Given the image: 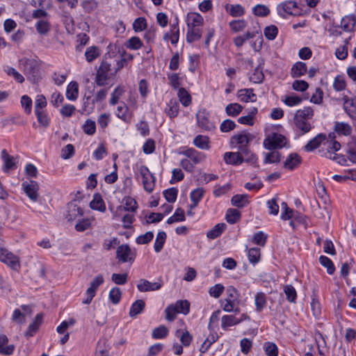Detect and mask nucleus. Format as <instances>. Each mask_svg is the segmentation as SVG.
<instances>
[{"instance_id":"nucleus-1","label":"nucleus","mask_w":356,"mask_h":356,"mask_svg":"<svg viewBox=\"0 0 356 356\" xmlns=\"http://www.w3.org/2000/svg\"><path fill=\"white\" fill-rule=\"evenodd\" d=\"M19 65L28 80L33 83L40 80V67L36 60L23 58L19 60Z\"/></svg>"},{"instance_id":"nucleus-2","label":"nucleus","mask_w":356,"mask_h":356,"mask_svg":"<svg viewBox=\"0 0 356 356\" xmlns=\"http://www.w3.org/2000/svg\"><path fill=\"white\" fill-rule=\"evenodd\" d=\"M254 136L246 131L234 135L230 140L232 146L237 147L242 154H249V143L253 140Z\"/></svg>"},{"instance_id":"nucleus-3","label":"nucleus","mask_w":356,"mask_h":356,"mask_svg":"<svg viewBox=\"0 0 356 356\" xmlns=\"http://www.w3.org/2000/svg\"><path fill=\"white\" fill-rule=\"evenodd\" d=\"M226 293L227 297L225 300V303L223 305L224 312H238L239 300L237 290L234 286H230L227 289Z\"/></svg>"},{"instance_id":"nucleus-4","label":"nucleus","mask_w":356,"mask_h":356,"mask_svg":"<svg viewBox=\"0 0 356 356\" xmlns=\"http://www.w3.org/2000/svg\"><path fill=\"white\" fill-rule=\"evenodd\" d=\"M197 126L206 131H213L216 129L213 122L209 120V113L205 109H200L196 114Z\"/></svg>"},{"instance_id":"nucleus-5","label":"nucleus","mask_w":356,"mask_h":356,"mask_svg":"<svg viewBox=\"0 0 356 356\" xmlns=\"http://www.w3.org/2000/svg\"><path fill=\"white\" fill-rule=\"evenodd\" d=\"M139 172L142 177L144 189L148 193L152 192L155 186L154 176L150 172L147 167L145 165L140 166Z\"/></svg>"},{"instance_id":"nucleus-6","label":"nucleus","mask_w":356,"mask_h":356,"mask_svg":"<svg viewBox=\"0 0 356 356\" xmlns=\"http://www.w3.org/2000/svg\"><path fill=\"white\" fill-rule=\"evenodd\" d=\"M116 258L122 263H132L136 258V252L131 250L129 245L122 244L117 248Z\"/></svg>"},{"instance_id":"nucleus-7","label":"nucleus","mask_w":356,"mask_h":356,"mask_svg":"<svg viewBox=\"0 0 356 356\" xmlns=\"http://www.w3.org/2000/svg\"><path fill=\"white\" fill-rule=\"evenodd\" d=\"M286 141V139L283 135L275 133L264 140V145L266 149L273 150L283 147Z\"/></svg>"},{"instance_id":"nucleus-8","label":"nucleus","mask_w":356,"mask_h":356,"mask_svg":"<svg viewBox=\"0 0 356 356\" xmlns=\"http://www.w3.org/2000/svg\"><path fill=\"white\" fill-rule=\"evenodd\" d=\"M0 261L14 270H17L20 266L18 257L2 247H0Z\"/></svg>"},{"instance_id":"nucleus-9","label":"nucleus","mask_w":356,"mask_h":356,"mask_svg":"<svg viewBox=\"0 0 356 356\" xmlns=\"http://www.w3.org/2000/svg\"><path fill=\"white\" fill-rule=\"evenodd\" d=\"M22 186L24 191L31 200L36 201L38 200L39 186L36 181L32 180L29 182L24 181Z\"/></svg>"},{"instance_id":"nucleus-10","label":"nucleus","mask_w":356,"mask_h":356,"mask_svg":"<svg viewBox=\"0 0 356 356\" xmlns=\"http://www.w3.org/2000/svg\"><path fill=\"white\" fill-rule=\"evenodd\" d=\"M42 313L38 314L33 321L29 325L26 331L24 332V337L27 339L33 337L39 330V328L42 323Z\"/></svg>"},{"instance_id":"nucleus-11","label":"nucleus","mask_w":356,"mask_h":356,"mask_svg":"<svg viewBox=\"0 0 356 356\" xmlns=\"http://www.w3.org/2000/svg\"><path fill=\"white\" fill-rule=\"evenodd\" d=\"M161 284L159 282H151L147 280L141 279L137 284V289L140 292L153 291L160 289Z\"/></svg>"},{"instance_id":"nucleus-12","label":"nucleus","mask_w":356,"mask_h":356,"mask_svg":"<svg viewBox=\"0 0 356 356\" xmlns=\"http://www.w3.org/2000/svg\"><path fill=\"white\" fill-rule=\"evenodd\" d=\"M190 302L187 300H179L169 305L164 312H189Z\"/></svg>"},{"instance_id":"nucleus-13","label":"nucleus","mask_w":356,"mask_h":356,"mask_svg":"<svg viewBox=\"0 0 356 356\" xmlns=\"http://www.w3.org/2000/svg\"><path fill=\"white\" fill-rule=\"evenodd\" d=\"M224 160L226 163L234 165H238L244 162L241 151L237 152H226L224 154Z\"/></svg>"},{"instance_id":"nucleus-14","label":"nucleus","mask_w":356,"mask_h":356,"mask_svg":"<svg viewBox=\"0 0 356 356\" xmlns=\"http://www.w3.org/2000/svg\"><path fill=\"white\" fill-rule=\"evenodd\" d=\"M104 282V279L102 275L99 274L97 275L90 282V286L86 291L87 296L90 297V300L95 296V293L98 287L102 284Z\"/></svg>"},{"instance_id":"nucleus-15","label":"nucleus","mask_w":356,"mask_h":356,"mask_svg":"<svg viewBox=\"0 0 356 356\" xmlns=\"http://www.w3.org/2000/svg\"><path fill=\"white\" fill-rule=\"evenodd\" d=\"M226 12L233 17H240L245 15V9L241 4H226L225 6Z\"/></svg>"},{"instance_id":"nucleus-16","label":"nucleus","mask_w":356,"mask_h":356,"mask_svg":"<svg viewBox=\"0 0 356 356\" xmlns=\"http://www.w3.org/2000/svg\"><path fill=\"white\" fill-rule=\"evenodd\" d=\"M183 154L189 158L194 165L201 163L205 158L203 153L197 152L193 148L187 149L183 152Z\"/></svg>"},{"instance_id":"nucleus-17","label":"nucleus","mask_w":356,"mask_h":356,"mask_svg":"<svg viewBox=\"0 0 356 356\" xmlns=\"http://www.w3.org/2000/svg\"><path fill=\"white\" fill-rule=\"evenodd\" d=\"M1 159L3 161V170L4 172H8L16 168L15 158L9 155L6 149L1 151Z\"/></svg>"},{"instance_id":"nucleus-18","label":"nucleus","mask_w":356,"mask_h":356,"mask_svg":"<svg viewBox=\"0 0 356 356\" xmlns=\"http://www.w3.org/2000/svg\"><path fill=\"white\" fill-rule=\"evenodd\" d=\"M301 157L296 153L290 154L284 163V167L290 170L296 168L300 163Z\"/></svg>"},{"instance_id":"nucleus-19","label":"nucleus","mask_w":356,"mask_h":356,"mask_svg":"<svg viewBox=\"0 0 356 356\" xmlns=\"http://www.w3.org/2000/svg\"><path fill=\"white\" fill-rule=\"evenodd\" d=\"M294 129L300 132L301 135L308 133L312 129L311 124L305 120L294 117Z\"/></svg>"},{"instance_id":"nucleus-20","label":"nucleus","mask_w":356,"mask_h":356,"mask_svg":"<svg viewBox=\"0 0 356 356\" xmlns=\"http://www.w3.org/2000/svg\"><path fill=\"white\" fill-rule=\"evenodd\" d=\"M326 140V136L324 134H319L311 139L305 146V150L312 152L319 147L322 142Z\"/></svg>"},{"instance_id":"nucleus-21","label":"nucleus","mask_w":356,"mask_h":356,"mask_svg":"<svg viewBox=\"0 0 356 356\" xmlns=\"http://www.w3.org/2000/svg\"><path fill=\"white\" fill-rule=\"evenodd\" d=\"M83 214V209L74 203L68 204L67 218L69 221L74 220Z\"/></svg>"},{"instance_id":"nucleus-22","label":"nucleus","mask_w":356,"mask_h":356,"mask_svg":"<svg viewBox=\"0 0 356 356\" xmlns=\"http://www.w3.org/2000/svg\"><path fill=\"white\" fill-rule=\"evenodd\" d=\"M307 72V66L303 62L296 63L291 69V75L293 78H298L303 76Z\"/></svg>"},{"instance_id":"nucleus-23","label":"nucleus","mask_w":356,"mask_h":356,"mask_svg":"<svg viewBox=\"0 0 356 356\" xmlns=\"http://www.w3.org/2000/svg\"><path fill=\"white\" fill-rule=\"evenodd\" d=\"M203 24V17L201 15L196 13H191L187 15L188 27H199Z\"/></svg>"},{"instance_id":"nucleus-24","label":"nucleus","mask_w":356,"mask_h":356,"mask_svg":"<svg viewBox=\"0 0 356 356\" xmlns=\"http://www.w3.org/2000/svg\"><path fill=\"white\" fill-rule=\"evenodd\" d=\"M238 98L241 102H254L256 100V95L253 92V89H241L238 91Z\"/></svg>"},{"instance_id":"nucleus-25","label":"nucleus","mask_w":356,"mask_h":356,"mask_svg":"<svg viewBox=\"0 0 356 356\" xmlns=\"http://www.w3.org/2000/svg\"><path fill=\"white\" fill-rule=\"evenodd\" d=\"M90 207L92 209L97 210L101 212H104L106 211L105 203L99 193L94 195L93 199L90 203Z\"/></svg>"},{"instance_id":"nucleus-26","label":"nucleus","mask_w":356,"mask_h":356,"mask_svg":"<svg viewBox=\"0 0 356 356\" xmlns=\"http://www.w3.org/2000/svg\"><path fill=\"white\" fill-rule=\"evenodd\" d=\"M226 227L227 225L225 223H218L211 230L207 232V236L210 239H215L222 234Z\"/></svg>"},{"instance_id":"nucleus-27","label":"nucleus","mask_w":356,"mask_h":356,"mask_svg":"<svg viewBox=\"0 0 356 356\" xmlns=\"http://www.w3.org/2000/svg\"><path fill=\"white\" fill-rule=\"evenodd\" d=\"M356 24V18L353 15H347L341 19V27L345 31H351Z\"/></svg>"},{"instance_id":"nucleus-28","label":"nucleus","mask_w":356,"mask_h":356,"mask_svg":"<svg viewBox=\"0 0 356 356\" xmlns=\"http://www.w3.org/2000/svg\"><path fill=\"white\" fill-rule=\"evenodd\" d=\"M218 338L219 337L217 332H213V333H211L209 337L205 339L200 348L201 353H207L210 348L211 346L215 343L218 339Z\"/></svg>"},{"instance_id":"nucleus-29","label":"nucleus","mask_w":356,"mask_h":356,"mask_svg":"<svg viewBox=\"0 0 356 356\" xmlns=\"http://www.w3.org/2000/svg\"><path fill=\"white\" fill-rule=\"evenodd\" d=\"M202 33L199 27H188L186 41L189 43L197 41L201 38Z\"/></svg>"},{"instance_id":"nucleus-30","label":"nucleus","mask_w":356,"mask_h":356,"mask_svg":"<svg viewBox=\"0 0 356 356\" xmlns=\"http://www.w3.org/2000/svg\"><path fill=\"white\" fill-rule=\"evenodd\" d=\"M79 95V86L76 81L69 83L66 90V97L70 100H75Z\"/></svg>"},{"instance_id":"nucleus-31","label":"nucleus","mask_w":356,"mask_h":356,"mask_svg":"<svg viewBox=\"0 0 356 356\" xmlns=\"http://www.w3.org/2000/svg\"><path fill=\"white\" fill-rule=\"evenodd\" d=\"M193 144L201 149H209V138L206 136L198 135L193 139Z\"/></svg>"},{"instance_id":"nucleus-32","label":"nucleus","mask_w":356,"mask_h":356,"mask_svg":"<svg viewBox=\"0 0 356 356\" xmlns=\"http://www.w3.org/2000/svg\"><path fill=\"white\" fill-rule=\"evenodd\" d=\"M313 116L314 110L310 106L304 107L302 109L298 110L294 115V117L307 121L312 119Z\"/></svg>"},{"instance_id":"nucleus-33","label":"nucleus","mask_w":356,"mask_h":356,"mask_svg":"<svg viewBox=\"0 0 356 356\" xmlns=\"http://www.w3.org/2000/svg\"><path fill=\"white\" fill-rule=\"evenodd\" d=\"M165 113L170 118H175L179 113V104L176 100L171 99L165 108Z\"/></svg>"},{"instance_id":"nucleus-34","label":"nucleus","mask_w":356,"mask_h":356,"mask_svg":"<svg viewBox=\"0 0 356 356\" xmlns=\"http://www.w3.org/2000/svg\"><path fill=\"white\" fill-rule=\"evenodd\" d=\"M167 235L165 232L161 231L156 235V238L154 245V249L156 252H160L163 248Z\"/></svg>"},{"instance_id":"nucleus-35","label":"nucleus","mask_w":356,"mask_h":356,"mask_svg":"<svg viewBox=\"0 0 356 356\" xmlns=\"http://www.w3.org/2000/svg\"><path fill=\"white\" fill-rule=\"evenodd\" d=\"M177 96L184 106H188L191 104V96L184 88H179Z\"/></svg>"},{"instance_id":"nucleus-36","label":"nucleus","mask_w":356,"mask_h":356,"mask_svg":"<svg viewBox=\"0 0 356 356\" xmlns=\"http://www.w3.org/2000/svg\"><path fill=\"white\" fill-rule=\"evenodd\" d=\"M248 195L246 194L235 195L232 197L231 203L234 207L243 208L248 202Z\"/></svg>"},{"instance_id":"nucleus-37","label":"nucleus","mask_w":356,"mask_h":356,"mask_svg":"<svg viewBox=\"0 0 356 356\" xmlns=\"http://www.w3.org/2000/svg\"><path fill=\"white\" fill-rule=\"evenodd\" d=\"M257 113V108H252L247 115L240 117L238 119V122L242 124H247L252 126L254 124V116Z\"/></svg>"},{"instance_id":"nucleus-38","label":"nucleus","mask_w":356,"mask_h":356,"mask_svg":"<svg viewBox=\"0 0 356 356\" xmlns=\"http://www.w3.org/2000/svg\"><path fill=\"white\" fill-rule=\"evenodd\" d=\"M334 131L343 136H349L352 132V128L348 123L337 122L334 125Z\"/></svg>"},{"instance_id":"nucleus-39","label":"nucleus","mask_w":356,"mask_h":356,"mask_svg":"<svg viewBox=\"0 0 356 356\" xmlns=\"http://www.w3.org/2000/svg\"><path fill=\"white\" fill-rule=\"evenodd\" d=\"M243 110V106L238 103H231L225 107V112L231 117L237 116Z\"/></svg>"},{"instance_id":"nucleus-40","label":"nucleus","mask_w":356,"mask_h":356,"mask_svg":"<svg viewBox=\"0 0 356 356\" xmlns=\"http://www.w3.org/2000/svg\"><path fill=\"white\" fill-rule=\"evenodd\" d=\"M125 205L120 206L118 207V211H134L137 209V202L136 201L130 197H127L124 198Z\"/></svg>"},{"instance_id":"nucleus-41","label":"nucleus","mask_w":356,"mask_h":356,"mask_svg":"<svg viewBox=\"0 0 356 356\" xmlns=\"http://www.w3.org/2000/svg\"><path fill=\"white\" fill-rule=\"evenodd\" d=\"M241 323V321H238L233 315H225L222 317V328L225 330H227L228 327L237 325Z\"/></svg>"},{"instance_id":"nucleus-42","label":"nucleus","mask_w":356,"mask_h":356,"mask_svg":"<svg viewBox=\"0 0 356 356\" xmlns=\"http://www.w3.org/2000/svg\"><path fill=\"white\" fill-rule=\"evenodd\" d=\"M225 218L228 223L234 224L240 220L241 213L235 209H229L227 211Z\"/></svg>"},{"instance_id":"nucleus-43","label":"nucleus","mask_w":356,"mask_h":356,"mask_svg":"<svg viewBox=\"0 0 356 356\" xmlns=\"http://www.w3.org/2000/svg\"><path fill=\"white\" fill-rule=\"evenodd\" d=\"M270 9L264 4H257L252 8V13L257 17H264L270 14Z\"/></svg>"},{"instance_id":"nucleus-44","label":"nucleus","mask_w":356,"mask_h":356,"mask_svg":"<svg viewBox=\"0 0 356 356\" xmlns=\"http://www.w3.org/2000/svg\"><path fill=\"white\" fill-rule=\"evenodd\" d=\"M263 348L266 356H278V348L275 343L270 341L265 342Z\"/></svg>"},{"instance_id":"nucleus-45","label":"nucleus","mask_w":356,"mask_h":356,"mask_svg":"<svg viewBox=\"0 0 356 356\" xmlns=\"http://www.w3.org/2000/svg\"><path fill=\"white\" fill-rule=\"evenodd\" d=\"M320 264L327 268L329 275H332L335 271V268L332 260L326 256L321 255L319 257Z\"/></svg>"},{"instance_id":"nucleus-46","label":"nucleus","mask_w":356,"mask_h":356,"mask_svg":"<svg viewBox=\"0 0 356 356\" xmlns=\"http://www.w3.org/2000/svg\"><path fill=\"white\" fill-rule=\"evenodd\" d=\"M168 333V329L165 325H160L153 330L152 336L153 339H160L165 338Z\"/></svg>"},{"instance_id":"nucleus-47","label":"nucleus","mask_w":356,"mask_h":356,"mask_svg":"<svg viewBox=\"0 0 356 356\" xmlns=\"http://www.w3.org/2000/svg\"><path fill=\"white\" fill-rule=\"evenodd\" d=\"M185 219L184 211L181 208H178L175 213L167 220V223L172 224L176 222H183Z\"/></svg>"},{"instance_id":"nucleus-48","label":"nucleus","mask_w":356,"mask_h":356,"mask_svg":"<svg viewBox=\"0 0 356 356\" xmlns=\"http://www.w3.org/2000/svg\"><path fill=\"white\" fill-rule=\"evenodd\" d=\"M100 55V51L98 47L92 46L87 48L85 56L88 62L91 63L95 58H97Z\"/></svg>"},{"instance_id":"nucleus-49","label":"nucleus","mask_w":356,"mask_h":356,"mask_svg":"<svg viewBox=\"0 0 356 356\" xmlns=\"http://www.w3.org/2000/svg\"><path fill=\"white\" fill-rule=\"evenodd\" d=\"M229 26L232 31L237 33L247 26V22L244 19L232 20L229 23Z\"/></svg>"},{"instance_id":"nucleus-50","label":"nucleus","mask_w":356,"mask_h":356,"mask_svg":"<svg viewBox=\"0 0 356 356\" xmlns=\"http://www.w3.org/2000/svg\"><path fill=\"white\" fill-rule=\"evenodd\" d=\"M282 100L286 106H294L300 104L302 101V98L298 97L296 95H291L285 96L282 99Z\"/></svg>"},{"instance_id":"nucleus-51","label":"nucleus","mask_w":356,"mask_h":356,"mask_svg":"<svg viewBox=\"0 0 356 356\" xmlns=\"http://www.w3.org/2000/svg\"><path fill=\"white\" fill-rule=\"evenodd\" d=\"M35 28L38 33L45 35L49 31L51 25L47 20H39L35 24Z\"/></svg>"},{"instance_id":"nucleus-52","label":"nucleus","mask_w":356,"mask_h":356,"mask_svg":"<svg viewBox=\"0 0 356 356\" xmlns=\"http://www.w3.org/2000/svg\"><path fill=\"white\" fill-rule=\"evenodd\" d=\"M129 111L128 106L124 102H121L120 104L117 107L116 115L120 119L124 122H128L129 119L127 117V113Z\"/></svg>"},{"instance_id":"nucleus-53","label":"nucleus","mask_w":356,"mask_h":356,"mask_svg":"<svg viewBox=\"0 0 356 356\" xmlns=\"http://www.w3.org/2000/svg\"><path fill=\"white\" fill-rule=\"evenodd\" d=\"M265 37L269 40H273L277 35L278 29L275 25H270L264 29Z\"/></svg>"},{"instance_id":"nucleus-54","label":"nucleus","mask_w":356,"mask_h":356,"mask_svg":"<svg viewBox=\"0 0 356 356\" xmlns=\"http://www.w3.org/2000/svg\"><path fill=\"white\" fill-rule=\"evenodd\" d=\"M109 79L108 74L102 71V70H97L95 82L99 86H104L106 84L107 80Z\"/></svg>"},{"instance_id":"nucleus-55","label":"nucleus","mask_w":356,"mask_h":356,"mask_svg":"<svg viewBox=\"0 0 356 356\" xmlns=\"http://www.w3.org/2000/svg\"><path fill=\"white\" fill-rule=\"evenodd\" d=\"M124 92V90L123 87H116L111 94V97L109 101L110 104L112 106L115 105L118 102L120 97L122 95Z\"/></svg>"},{"instance_id":"nucleus-56","label":"nucleus","mask_w":356,"mask_h":356,"mask_svg":"<svg viewBox=\"0 0 356 356\" xmlns=\"http://www.w3.org/2000/svg\"><path fill=\"white\" fill-rule=\"evenodd\" d=\"M281 160V155L277 151L266 153L264 159L265 163H279Z\"/></svg>"},{"instance_id":"nucleus-57","label":"nucleus","mask_w":356,"mask_h":356,"mask_svg":"<svg viewBox=\"0 0 356 356\" xmlns=\"http://www.w3.org/2000/svg\"><path fill=\"white\" fill-rule=\"evenodd\" d=\"M143 46V42L141 40L136 36L131 37L127 41V43L126 44V47L128 49H133V50H138Z\"/></svg>"},{"instance_id":"nucleus-58","label":"nucleus","mask_w":356,"mask_h":356,"mask_svg":"<svg viewBox=\"0 0 356 356\" xmlns=\"http://www.w3.org/2000/svg\"><path fill=\"white\" fill-rule=\"evenodd\" d=\"M297 7V3L295 1H286L278 6V8H282L283 11L289 15H292L293 10Z\"/></svg>"},{"instance_id":"nucleus-59","label":"nucleus","mask_w":356,"mask_h":356,"mask_svg":"<svg viewBox=\"0 0 356 356\" xmlns=\"http://www.w3.org/2000/svg\"><path fill=\"white\" fill-rule=\"evenodd\" d=\"M178 190L176 188H170L163 191V195L168 202H175L177 200Z\"/></svg>"},{"instance_id":"nucleus-60","label":"nucleus","mask_w":356,"mask_h":356,"mask_svg":"<svg viewBox=\"0 0 356 356\" xmlns=\"http://www.w3.org/2000/svg\"><path fill=\"white\" fill-rule=\"evenodd\" d=\"M168 79L169 80V84L171 86V87L177 90L181 86V78L179 77V74L177 73H172L168 75Z\"/></svg>"},{"instance_id":"nucleus-61","label":"nucleus","mask_w":356,"mask_h":356,"mask_svg":"<svg viewBox=\"0 0 356 356\" xmlns=\"http://www.w3.org/2000/svg\"><path fill=\"white\" fill-rule=\"evenodd\" d=\"M225 290V287L221 284H216L214 286H211L209 289V293L211 296L218 298L221 294L223 293Z\"/></svg>"},{"instance_id":"nucleus-62","label":"nucleus","mask_w":356,"mask_h":356,"mask_svg":"<svg viewBox=\"0 0 356 356\" xmlns=\"http://www.w3.org/2000/svg\"><path fill=\"white\" fill-rule=\"evenodd\" d=\"M248 259L252 264H257L260 259V249L257 248H252L248 250Z\"/></svg>"},{"instance_id":"nucleus-63","label":"nucleus","mask_w":356,"mask_h":356,"mask_svg":"<svg viewBox=\"0 0 356 356\" xmlns=\"http://www.w3.org/2000/svg\"><path fill=\"white\" fill-rule=\"evenodd\" d=\"M284 291L286 295V299L289 302H295L297 298V293L295 288L291 285H286L284 288Z\"/></svg>"},{"instance_id":"nucleus-64","label":"nucleus","mask_w":356,"mask_h":356,"mask_svg":"<svg viewBox=\"0 0 356 356\" xmlns=\"http://www.w3.org/2000/svg\"><path fill=\"white\" fill-rule=\"evenodd\" d=\"M122 297V292L118 287H113L109 292V299L113 304H118Z\"/></svg>"}]
</instances>
